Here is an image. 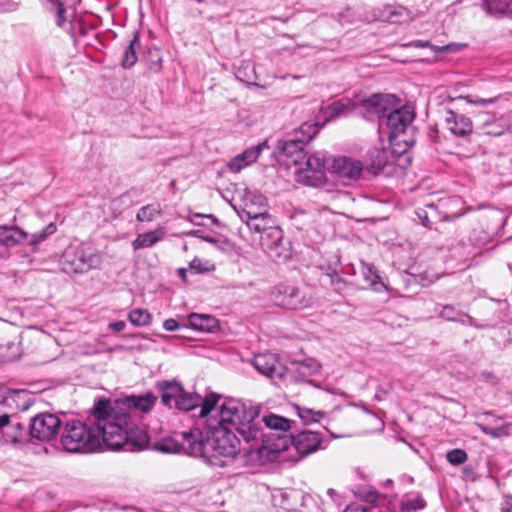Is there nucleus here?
I'll list each match as a JSON object with an SVG mask.
<instances>
[{
  "label": "nucleus",
  "instance_id": "72a5a7b5",
  "mask_svg": "<svg viewBox=\"0 0 512 512\" xmlns=\"http://www.w3.org/2000/svg\"><path fill=\"white\" fill-rule=\"evenodd\" d=\"M161 214L162 209L159 204H147L138 210L136 220L139 222H151L156 217L161 216Z\"/></svg>",
  "mask_w": 512,
  "mask_h": 512
},
{
  "label": "nucleus",
  "instance_id": "a211bd4d",
  "mask_svg": "<svg viewBox=\"0 0 512 512\" xmlns=\"http://www.w3.org/2000/svg\"><path fill=\"white\" fill-rule=\"evenodd\" d=\"M254 367L269 378H282L283 369L273 354H259L254 357Z\"/></svg>",
  "mask_w": 512,
  "mask_h": 512
},
{
  "label": "nucleus",
  "instance_id": "9b49d317",
  "mask_svg": "<svg viewBox=\"0 0 512 512\" xmlns=\"http://www.w3.org/2000/svg\"><path fill=\"white\" fill-rule=\"evenodd\" d=\"M101 258L98 254L78 247L73 251L64 253L65 270L72 273H85L100 265Z\"/></svg>",
  "mask_w": 512,
  "mask_h": 512
},
{
  "label": "nucleus",
  "instance_id": "f704fd0d",
  "mask_svg": "<svg viewBox=\"0 0 512 512\" xmlns=\"http://www.w3.org/2000/svg\"><path fill=\"white\" fill-rule=\"evenodd\" d=\"M295 408L302 423L306 425L319 422L324 417V412L321 410H314L298 405H296Z\"/></svg>",
  "mask_w": 512,
  "mask_h": 512
},
{
  "label": "nucleus",
  "instance_id": "393cba45",
  "mask_svg": "<svg viewBox=\"0 0 512 512\" xmlns=\"http://www.w3.org/2000/svg\"><path fill=\"white\" fill-rule=\"evenodd\" d=\"M390 153L384 148L374 147L367 154V171L379 175L388 165Z\"/></svg>",
  "mask_w": 512,
  "mask_h": 512
},
{
  "label": "nucleus",
  "instance_id": "c756f323",
  "mask_svg": "<svg viewBox=\"0 0 512 512\" xmlns=\"http://www.w3.org/2000/svg\"><path fill=\"white\" fill-rule=\"evenodd\" d=\"M188 325L194 330L212 332L218 327V321L210 315L192 313L188 317Z\"/></svg>",
  "mask_w": 512,
  "mask_h": 512
},
{
  "label": "nucleus",
  "instance_id": "39448f33",
  "mask_svg": "<svg viewBox=\"0 0 512 512\" xmlns=\"http://www.w3.org/2000/svg\"><path fill=\"white\" fill-rule=\"evenodd\" d=\"M414 117V110L410 106H395L384 117V125L389 130V140L393 145L404 144L405 150L415 144V127L412 125Z\"/></svg>",
  "mask_w": 512,
  "mask_h": 512
},
{
  "label": "nucleus",
  "instance_id": "412c9836",
  "mask_svg": "<svg viewBox=\"0 0 512 512\" xmlns=\"http://www.w3.org/2000/svg\"><path fill=\"white\" fill-rule=\"evenodd\" d=\"M377 19L394 24H402L413 19L410 10L401 5H385L377 16Z\"/></svg>",
  "mask_w": 512,
  "mask_h": 512
},
{
  "label": "nucleus",
  "instance_id": "bf43d9fd",
  "mask_svg": "<svg viewBox=\"0 0 512 512\" xmlns=\"http://www.w3.org/2000/svg\"><path fill=\"white\" fill-rule=\"evenodd\" d=\"M332 284H334L336 286L335 289L337 291H340L345 285L344 281L338 276L336 277L335 280H334V278H332Z\"/></svg>",
  "mask_w": 512,
  "mask_h": 512
},
{
  "label": "nucleus",
  "instance_id": "5701e85b",
  "mask_svg": "<svg viewBox=\"0 0 512 512\" xmlns=\"http://www.w3.org/2000/svg\"><path fill=\"white\" fill-rule=\"evenodd\" d=\"M242 200L243 208L238 211L241 220L248 217V211H254L255 214L267 211L266 199L260 193L246 190Z\"/></svg>",
  "mask_w": 512,
  "mask_h": 512
},
{
  "label": "nucleus",
  "instance_id": "6ab92c4d",
  "mask_svg": "<svg viewBox=\"0 0 512 512\" xmlns=\"http://www.w3.org/2000/svg\"><path fill=\"white\" fill-rule=\"evenodd\" d=\"M445 124L447 129L456 136H466L473 130V124L469 117L458 114L452 110L446 111Z\"/></svg>",
  "mask_w": 512,
  "mask_h": 512
},
{
  "label": "nucleus",
  "instance_id": "49530a36",
  "mask_svg": "<svg viewBox=\"0 0 512 512\" xmlns=\"http://www.w3.org/2000/svg\"><path fill=\"white\" fill-rule=\"evenodd\" d=\"M481 430L486 434V435H490L491 437L493 438H498L500 436H503V435H507L508 434V430L506 427L502 426V427H499V428H492V427H487V426H482L481 427Z\"/></svg>",
  "mask_w": 512,
  "mask_h": 512
},
{
  "label": "nucleus",
  "instance_id": "3c124183",
  "mask_svg": "<svg viewBox=\"0 0 512 512\" xmlns=\"http://www.w3.org/2000/svg\"><path fill=\"white\" fill-rule=\"evenodd\" d=\"M204 217L210 219L214 224H217V222H218L217 218L213 215H202V214H198V213L192 215L191 222L199 225L200 224L199 219L204 218Z\"/></svg>",
  "mask_w": 512,
  "mask_h": 512
},
{
  "label": "nucleus",
  "instance_id": "4d7b16f0",
  "mask_svg": "<svg viewBox=\"0 0 512 512\" xmlns=\"http://www.w3.org/2000/svg\"><path fill=\"white\" fill-rule=\"evenodd\" d=\"M10 417L8 414L0 415V430L9 425Z\"/></svg>",
  "mask_w": 512,
  "mask_h": 512
},
{
  "label": "nucleus",
  "instance_id": "a18cd8bd",
  "mask_svg": "<svg viewBox=\"0 0 512 512\" xmlns=\"http://www.w3.org/2000/svg\"><path fill=\"white\" fill-rule=\"evenodd\" d=\"M499 96L490 97V98H475L472 99L469 96L460 97V99H465L468 103L476 105V106H486L488 104L494 103Z\"/></svg>",
  "mask_w": 512,
  "mask_h": 512
},
{
  "label": "nucleus",
  "instance_id": "dca6fc26",
  "mask_svg": "<svg viewBox=\"0 0 512 512\" xmlns=\"http://www.w3.org/2000/svg\"><path fill=\"white\" fill-rule=\"evenodd\" d=\"M305 496L295 490L276 489L272 493V503L275 507L281 508L284 512H296L297 503L303 504Z\"/></svg>",
  "mask_w": 512,
  "mask_h": 512
},
{
  "label": "nucleus",
  "instance_id": "423d86ee",
  "mask_svg": "<svg viewBox=\"0 0 512 512\" xmlns=\"http://www.w3.org/2000/svg\"><path fill=\"white\" fill-rule=\"evenodd\" d=\"M319 129L317 123L306 122L294 131L291 138L278 142V149L286 158L287 164L298 165L308 158L304 146L319 132Z\"/></svg>",
  "mask_w": 512,
  "mask_h": 512
},
{
  "label": "nucleus",
  "instance_id": "58836bf2",
  "mask_svg": "<svg viewBox=\"0 0 512 512\" xmlns=\"http://www.w3.org/2000/svg\"><path fill=\"white\" fill-rule=\"evenodd\" d=\"M128 319L135 326H146L151 321V314L145 309H134L128 314Z\"/></svg>",
  "mask_w": 512,
  "mask_h": 512
},
{
  "label": "nucleus",
  "instance_id": "2eb2a0df",
  "mask_svg": "<svg viewBox=\"0 0 512 512\" xmlns=\"http://www.w3.org/2000/svg\"><path fill=\"white\" fill-rule=\"evenodd\" d=\"M324 440L320 432L304 430L296 436H290V444L294 446L300 457L317 451Z\"/></svg>",
  "mask_w": 512,
  "mask_h": 512
},
{
  "label": "nucleus",
  "instance_id": "e433bc0d",
  "mask_svg": "<svg viewBox=\"0 0 512 512\" xmlns=\"http://www.w3.org/2000/svg\"><path fill=\"white\" fill-rule=\"evenodd\" d=\"M352 102L348 98L335 101L327 106L326 113L330 118L342 115L346 110L351 109Z\"/></svg>",
  "mask_w": 512,
  "mask_h": 512
},
{
  "label": "nucleus",
  "instance_id": "f257e3e1",
  "mask_svg": "<svg viewBox=\"0 0 512 512\" xmlns=\"http://www.w3.org/2000/svg\"><path fill=\"white\" fill-rule=\"evenodd\" d=\"M258 408L247 406L238 399H222L220 395H206L199 416L207 418V430L190 429L180 433L181 448L191 456L202 457L206 463L227 466L238 454L240 441L257 440L260 428L255 423Z\"/></svg>",
  "mask_w": 512,
  "mask_h": 512
},
{
  "label": "nucleus",
  "instance_id": "f3484780",
  "mask_svg": "<svg viewBox=\"0 0 512 512\" xmlns=\"http://www.w3.org/2000/svg\"><path fill=\"white\" fill-rule=\"evenodd\" d=\"M265 148H267V141H263L253 148L246 149L241 154L235 156L228 162L227 166L229 170L237 173L243 168L251 165L258 159L260 153Z\"/></svg>",
  "mask_w": 512,
  "mask_h": 512
},
{
  "label": "nucleus",
  "instance_id": "f8f14e48",
  "mask_svg": "<svg viewBox=\"0 0 512 512\" xmlns=\"http://www.w3.org/2000/svg\"><path fill=\"white\" fill-rule=\"evenodd\" d=\"M60 425L61 420L56 415L41 413L32 419L30 433L40 441H49L57 435Z\"/></svg>",
  "mask_w": 512,
  "mask_h": 512
},
{
  "label": "nucleus",
  "instance_id": "b1692460",
  "mask_svg": "<svg viewBox=\"0 0 512 512\" xmlns=\"http://www.w3.org/2000/svg\"><path fill=\"white\" fill-rule=\"evenodd\" d=\"M482 130L484 134L490 136H501L506 132L512 133V111L493 121H484Z\"/></svg>",
  "mask_w": 512,
  "mask_h": 512
},
{
  "label": "nucleus",
  "instance_id": "c03bdc74",
  "mask_svg": "<svg viewBox=\"0 0 512 512\" xmlns=\"http://www.w3.org/2000/svg\"><path fill=\"white\" fill-rule=\"evenodd\" d=\"M189 267L191 270H194L196 273H203L213 270V265L210 264L209 261L203 262L199 258H194L190 263Z\"/></svg>",
  "mask_w": 512,
  "mask_h": 512
},
{
  "label": "nucleus",
  "instance_id": "bb28decb",
  "mask_svg": "<svg viewBox=\"0 0 512 512\" xmlns=\"http://www.w3.org/2000/svg\"><path fill=\"white\" fill-rule=\"evenodd\" d=\"M166 234V230L163 227H158L153 231L139 234L132 241V248L134 251L149 248L154 246L157 242L161 241Z\"/></svg>",
  "mask_w": 512,
  "mask_h": 512
},
{
  "label": "nucleus",
  "instance_id": "c85d7f7f",
  "mask_svg": "<svg viewBox=\"0 0 512 512\" xmlns=\"http://www.w3.org/2000/svg\"><path fill=\"white\" fill-rule=\"evenodd\" d=\"M158 386L161 390L162 403L169 408H173L174 403L184 391L182 385L176 381H162L158 383Z\"/></svg>",
  "mask_w": 512,
  "mask_h": 512
},
{
  "label": "nucleus",
  "instance_id": "09e8293b",
  "mask_svg": "<svg viewBox=\"0 0 512 512\" xmlns=\"http://www.w3.org/2000/svg\"><path fill=\"white\" fill-rule=\"evenodd\" d=\"M502 498H503V502L501 503V512H511L512 511V495L511 494H503Z\"/></svg>",
  "mask_w": 512,
  "mask_h": 512
},
{
  "label": "nucleus",
  "instance_id": "cd10ccee",
  "mask_svg": "<svg viewBox=\"0 0 512 512\" xmlns=\"http://www.w3.org/2000/svg\"><path fill=\"white\" fill-rule=\"evenodd\" d=\"M31 405V397L26 390H7L5 406L14 410H27Z\"/></svg>",
  "mask_w": 512,
  "mask_h": 512
},
{
  "label": "nucleus",
  "instance_id": "1a4fd4ad",
  "mask_svg": "<svg viewBox=\"0 0 512 512\" xmlns=\"http://www.w3.org/2000/svg\"><path fill=\"white\" fill-rule=\"evenodd\" d=\"M462 202L458 197L439 200L437 204H426L425 209H418L417 215L425 227H430L432 219L440 217L443 213V220L450 221L460 217L463 212Z\"/></svg>",
  "mask_w": 512,
  "mask_h": 512
},
{
  "label": "nucleus",
  "instance_id": "e2e57ef3",
  "mask_svg": "<svg viewBox=\"0 0 512 512\" xmlns=\"http://www.w3.org/2000/svg\"><path fill=\"white\" fill-rule=\"evenodd\" d=\"M185 273H186L185 269H183V268L179 269V274L181 277H184Z\"/></svg>",
  "mask_w": 512,
  "mask_h": 512
},
{
  "label": "nucleus",
  "instance_id": "5fc2aeb1",
  "mask_svg": "<svg viewBox=\"0 0 512 512\" xmlns=\"http://www.w3.org/2000/svg\"><path fill=\"white\" fill-rule=\"evenodd\" d=\"M163 326L167 331H175L179 327V324L175 319L170 318L165 320Z\"/></svg>",
  "mask_w": 512,
  "mask_h": 512
},
{
  "label": "nucleus",
  "instance_id": "4be33fe9",
  "mask_svg": "<svg viewBox=\"0 0 512 512\" xmlns=\"http://www.w3.org/2000/svg\"><path fill=\"white\" fill-rule=\"evenodd\" d=\"M242 221L245 222L251 232L258 234L259 237L275 226V221L267 211L258 214H255L254 211H248V217Z\"/></svg>",
  "mask_w": 512,
  "mask_h": 512
},
{
  "label": "nucleus",
  "instance_id": "de8ad7c7",
  "mask_svg": "<svg viewBox=\"0 0 512 512\" xmlns=\"http://www.w3.org/2000/svg\"><path fill=\"white\" fill-rule=\"evenodd\" d=\"M158 450L164 453H176L179 451V445L174 442L168 441L160 444L158 446Z\"/></svg>",
  "mask_w": 512,
  "mask_h": 512
},
{
  "label": "nucleus",
  "instance_id": "aec40b11",
  "mask_svg": "<svg viewBox=\"0 0 512 512\" xmlns=\"http://www.w3.org/2000/svg\"><path fill=\"white\" fill-rule=\"evenodd\" d=\"M320 372V364L314 359L291 363L289 373L295 381L311 383V376Z\"/></svg>",
  "mask_w": 512,
  "mask_h": 512
},
{
  "label": "nucleus",
  "instance_id": "6e6552de",
  "mask_svg": "<svg viewBox=\"0 0 512 512\" xmlns=\"http://www.w3.org/2000/svg\"><path fill=\"white\" fill-rule=\"evenodd\" d=\"M330 158L324 152H315L305 160V167L296 170L295 181L310 187H321L326 183V171L330 170Z\"/></svg>",
  "mask_w": 512,
  "mask_h": 512
},
{
  "label": "nucleus",
  "instance_id": "f03ea898",
  "mask_svg": "<svg viewBox=\"0 0 512 512\" xmlns=\"http://www.w3.org/2000/svg\"><path fill=\"white\" fill-rule=\"evenodd\" d=\"M97 414L106 413L114 431L120 434L121 445L125 451L144 449L149 443L146 430L140 425V415L150 412L157 397L153 393L144 395H131L122 399L111 401L100 398Z\"/></svg>",
  "mask_w": 512,
  "mask_h": 512
},
{
  "label": "nucleus",
  "instance_id": "37998d69",
  "mask_svg": "<svg viewBox=\"0 0 512 512\" xmlns=\"http://www.w3.org/2000/svg\"><path fill=\"white\" fill-rule=\"evenodd\" d=\"M362 273H363L365 280L368 282V284L371 287H374L375 289H377L376 285L379 283L380 276L377 274L375 267L364 265Z\"/></svg>",
  "mask_w": 512,
  "mask_h": 512
},
{
  "label": "nucleus",
  "instance_id": "2f4dec72",
  "mask_svg": "<svg viewBox=\"0 0 512 512\" xmlns=\"http://www.w3.org/2000/svg\"><path fill=\"white\" fill-rule=\"evenodd\" d=\"M139 47H140V37H139V33L136 32L134 34L133 39L130 41L129 45L126 47L124 55H123V60L121 62V66L124 69H129L135 65V63L137 62V59H138L136 51Z\"/></svg>",
  "mask_w": 512,
  "mask_h": 512
},
{
  "label": "nucleus",
  "instance_id": "7ed1b4c3",
  "mask_svg": "<svg viewBox=\"0 0 512 512\" xmlns=\"http://www.w3.org/2000/svg\"><path fill=\"white\" fill-rule=\"evenodd\" d=\"M99 399L94 402L89 418L90 424L80 420L66 423L61 436L63 449L70 453L92 452L102 445L114 450L123 449L120 434H117L106 413L97 414Z\"/></svg>",
  "mask_w": 512,
  "mask_h": 512
},
{
  "label": "nucleus",
  "instance_id": "052dcab7",
  "mask_svg": "<svg viewBox=\"0 0 512 512\" xmlns=\"http://www.w3.org/2000/svg\"><path fill=\"white\" fill-rule=\"evenodd\" d=\"M5 400H6V389L0 387V405L5 406Z\"/></svg>",
  "mask_w": 512,
  "mask_h": 512
},
{
  "label": "nucleus",
  "instance_id": "680f3d73",
  "mask_svg": "<svg viewBox=\"0 0 512 512\" xmlns=\"http://www.w3.org/2000/svg\"><path fill=\"white\" fill-rule=\"evenodd\" d=\"M413 46L414 47H417V48H420V47H427L429 46V42L428 41H421V40H417L413 43Z\"/></svg>",
  "mask_w": 512,
  "mask_h": 512
},
{
  "label": "nucleus",
  "instance_id": "8fccbe9b",
  "mask_svg": "<svg viewBox=\"0 0 512 512\" xmlns=\"http://www.w3.org/2000/svg\"><path fill=\"white\" fill-rule=\"evenodd\" d=\"M433 49H435L436 51H452V52H457L459 50L462 49L463 45L461 44H455V43H452V44H448V45H445V46H442V47H434V46H431Z\"/></svg>",
  "mask_w": 512,
  "mask_h": 512
},
{
  "label": "nucleus",
  "instance_id": "13d9d810",
  "mask_svg": "<svg viewBox=\"0 0 512 512\" xmlns=\"http://www.w3.org/2000/svg\"><path fill=\"white\" fill-rule=\"evenodd\" d=\"M69 0H46V7L59 6L60 4H67Z\"/></svg>",
  "mask_w": 512,
  "mask_h": 512
},
{
  "label": "nucleus",
  "instance_id": "a878e982",
  "mask_svg": "<svg viewBox=\"0 0 512 512\" xmlns=\"http://www.w3.org/2000/svg\"><path fill=\"white\" fill-rule=\"evenodd\" d=\"M28 239V234L22 229L12 226H0V245L13 247Z\"/></svg>",
  "mask_w": 512,
  "mask_h": 512
},
{
  "label": "nucleus",
  "instance_id": "4468645a",
  "mask_svg": "<svg viewBox=\"0 0 512 512\" xmlns=\"http://www.w3.org/2000/svg\"><path fill=\"white\" fill-rule=\"evenodd\" d=\"M329 166L339 178L352 181L358 180L363 172L361 161L346 156L330 158Z\"/></svg>",
  "mask_w": 512,
  "mask_h": 512
},
{
  "label": "nucleus",
  "instance_id": "864d4df0",
  "mask_svg": "<svg viewBox=\"0 0 512 512\" xmlns=\"http://www.w3.org/2000/svg\"><path fill=\"white\" fill-rule=\"evenodd\" d=\"M125 327H126V324L124 321H115V322H111L109 324V328L115 333L123 331L125 329Z\"/></svg>",
  "mask_w": 512,
  "mask_h": 512
},
{
  "label": "nucleus",
  "instance_id": "6e6d98bb",
  "mask_svg": "<svg viewBox=\"0 0 512 512\" xmlns=\"http://www.w3.org/2000/svg\"><path fill=\"white\" fill-rule=\"evenodd\" d=\"M189 235L194 236V237H199V238H201V239H203V240H205V241H207L209 243H216V240L214 238L208 237V236H203L201 234V231H199V230L192 231V232L189 233Z\"/></svg>",
  "mask_w": 512,
  "mask_h": 512
},
{
  "label": "nucleus",
  "instance_id": "a19ab883",
  "mask_svg": "<svg viewBox=\"0 0 512 512\" xmlns=\"http://www.w3.org/2000/svg\"><path fill=\"white\" fill-rule=\"evenodd\" d=\"M401 505L403 510L417 511L423 509L426 505V502L422 497L415 496L403 501Z\"/></svg>",
  "mask_w": 512,
  "mask_h": 512
},
{
  "label": "nucleus",
  "instance_id": "7c9ffc66",
  "mask_svg": "<svg viewBox=\"0 0 512 512\" xmlns=\"http://www.w3.org/2000/svg\"><path fill=\"white\" fill-rule=\"evenodd\" d=\"M206 399V396L204 399H202L201 396L193 393L186 392L185 390L181 393L179 398L176 400V402L173 405V408L179 410V411H190L194 408L200 406L202 407V404L204 403V400Z\"/></svg>",
  "mask_w": 512,
  "mask_h": 512
},
{
  "label": "nucleus",
  "instance_id": "ddd939ff",
  "mask_svg": "<svg viewBox=\"0 0 512 512\" xmlns=\"http://www.w3.org/2000/svg\"><path fill=\"white\" fill-rule=\"evenodd\" d=\"M259 241L263 250L274 261L285 260L290 256L288 249L283 244L282 230L276 225L260 236Z\"/></svg>",
  "mask_w": 512,
  "mask_h": 512
},
{
  "label": "nucleus",
  "instance_id": "ea45409f",
  "mask_svg": "<svg viewBox=\"0 0 512 512\" xmlns=\"http://www.w3.org/2000/svg\"><path fill=\"white\" fill-rule=\"evenodd\" d=\"M447 461L454 466H458L466 462L468 455L462 449H452L447 452Z\"/></svg>",
  "mask_w": 512,
  "mask_h": 512
},
{
  "label": "nucleus",
  "instance_id": "0e129e2a",
  "mask_svg": "<svg viewBox=\"0 0 512 512\" xmlns=\"http://www.w3.org/2000/svg\"><path fill=\"white\" fill-rule=\"evenodd\" d=\"M375 397L378 399V400H381V394H379L378 392L376 393Z\"/></svg>",
  "mask_w": 512,
  "mask_h": 512
},
{
  "label": "nucleus",
  "instance_id": "0eeeda50",
  "mask_svg": "<svg viewBox=\"0 0 512 512\" xmlns=\"http://www.w3.org/2000/svg\"><path fill=\"white\" fill-rule=\"evenodd\" d=\"M270 300L277 306L286 309H304L311 307L314 298L299 287L290 283H279L271 288Z\"/></svg>",
  "mask_w": 512,
  "mask_h": 512
},
{
  "label": "nucleus",
  "instance_id": "4c0bfd02",
  "mask_svg": "<svg viewBox=\"0 0 512 512\" xmlns=\"http://www.w3.org/2000/svg\"><path fill=\"white\" fill-rule=\"evenodd\" d=\"M440 317L448 321H456L462 323H464L466 319H470L467 314L457 311L455 307L451 305H445L442 307L440 311Z\"/></svg>",
  "mask_w": 512,
  "mask_h": 512
},
{
  "label": "nucleus",
  "instance_id": "69168bd1",
  "mask_svg": "<svg viewBox=\"0 0 512 512\" xmlns=\"http://www.w3.org/2000/svg\"><path fill=\"white\" fill-rule=\"evenodd\" d=\"M509 13L512 15V0H511L510 12Z\"/></svg>",
  "mask_w": 512,
  "mask_h": 512
},
{
  "label": "nucleus",
  "instance_id": "9d476101",
  "mask_svg": "<svg viewBox=\"0 0 512 512\" xmlns=\"http://www.w3.org/2000/svg\"><path fill=\"white\" fill-rule=\"evenodd\" d=\"M398 104L399 98L394 94L375 93L361 101V108L368 120L377 118L379 120V127H382L384 126V117Z\"/></svg>",
  "mask_w": 512,
  "mask_h": 512
},
{
  "label": "nucleus",
  "instance_id": "603ef678",
  "mask_svg": "<svg viewBox=\"0 0 512 512\" xmlns=\"http://www.w3.org/2000/svg\"><path fill=\"white\" fill-rule=\"evenodd\" d=\"M343 512H371L368 507L363 505H349Z\"/></svg>",
  "mask_w": 512,
  "mask_h": 512
},
{
  "label": "nucleus",
  "instance_id": "c9c22d12",
  "mask_svg": "<svg viewBox=\"0 0 512 512\" xmlns=\"http://www.w3.org/2000/svg\"><path fill=\"white\" fill-rule=\"evenodd\" d=\"M57 230V227L54 223L48 224L42 231L28 235V244L33 248H36L41 242L47 239L48 236L54 234Z\"/></svg>",
  "mask_w": 512,
  "mask_h": 512
},
{
  "label": "nucleus",
  "instance_id": "473e14b6",
  "mask_svg": "<svg viewBox=\"0 0 512 512\" xmlns=\"http://www.w3.org/2000/svg\"><path fill=\"white\" fill-rule=\"evenodd\" d=\"M511 0H483L482 8L490 16H499L510 12Z\"/></svg>",
  "mask_w": 512,
  "mask_h": 512
},
{
  "label": "nucleus",
  "instance_id": "20e7f679",
  "mask_svg": "<svg viewBox=\"0 0 512 512\" xmlns=\"http://www.w3.org/2000/svg\"><path fill=\"white\" fill-rule=\"evenodd\" d=\"M255 423L259 425L260 433L258 434L257 440L254 442L253 447L257 449L259 453L263 450L268 452H280L288 449L290 444V436L288 432L291 427L289 419L270 414L263 416L259 419V413L255 418Z\"/></svg>",
  "mask_w": 512,
  "mask_h": 512
},
{
  "label": "nucleus",
  "instance_id": "79ce46f5",
  "mask_svg": "<svg viewBox=\"0 0 512 512\" xmlns=\"http://www.w3.org/2000/svg\"><path fill=\"white\" fill-rule=\"evenodd\" d=\"M66 4H60L59 6L47 7V9L51 12H55L56 24L60 28H65L67 24L66 18Z\"/></svg>",
  "mask_w": 512,
  "mask_h": 512
}]
</instances>
